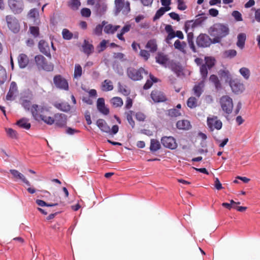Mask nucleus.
<instances>
[{
	"mask_svg": "<svg viewBox=\"0 0 260 260\" xmlns=\"http://www.w3.org/2000/svg\"><path fill=\"white\" fill-rule=\"evenodd\" d=\"M35 62L37 68L47 72H51L54 70V65L51 62H48L46 58L42 55H37L35 57Z\"/></svg>",
	"mask_w": 260,
	"mask_h": 260,
	"instance_id": "obj_1",
	"label": "nucleus"
},
{
	"mask_svg": "<svg viewBox=\"0 0 260 260\" xmlns=\"http://www.w3.org/2000/svg\"><path fill=\"white\" fill-rule=\"evenodd\" d=\"M211 35H217L222 38L229 34V28L226 24L215 23L210 28Z\"/></svg>",
	"mask_w": 260,
	"mask_h": 260,
	"instance_id": "obj_2",
	"label": "nucleus"
},
{
	"mask_svg": "<svg viewBox=\"0 0 260 260\" xmlns=\"http://www.w3.org/2000/svg\"><path fill=\"white\" fill-rule=\"evenodd\" d=\"M148 72L142 67L138 69L133 67H129L126 70L128 77L135 81L141 80L143 78V74L148 75Z\"/></svg>",
	"mask_w": 260,
	"mask_h": 260,
	"instance_id": "obj_3",
	"label": "nucleus"
},
{
	"mask_svg": "<svg viewBox=\"0 0 260 260\" xmlns=\"http://www.w3.org/2000/svg\"><path fill=\"white\" fill-rule=\"evenodd\" d=\"M205 61V63L202 64L200 68V74L203 80L207 77L208 70L212 69L215 65V60L211 57H206Z\"/></svg>",
	"mask_w": 260,
	"mask_h": 260,
	"instance_id": "obj_4",
	"label": "nucleus"
},
{
	"mask_svg": "<svg viewBox=\"0 0 260 260\" xmlns=\"http://www.w3.org/2000/svg\"><path fill=\"white\" fill-rule=\"evenodd\" d=\"M222 110L226 114H231L233 108V100L228 95L222 96L219 100Z\"/></svg>",
	"mask_w": 260,
	"mask_h": 260,
	"instance_id": "obj_5",
	"label": "nucleus"
},
{
	"mask_svg": "<svg viewBox=\"0 0 260 260\" xmlns=\"http://www.w3.org/2000/svg\"><path fill=\"white\" fill-rule=\"evenodd\" d=\"M207 124L211 132L214 129L220 130L222 126L221 121L216 116H209L207 119Z\"/></svg>",
	"mask_w": 260,
	"mask_h": 260,
	"instance_id": "obj_6",
	"label": "nucleus"
},
{
	"mask_svg": "<svg viewBox=\"0 0 260 260\" xmlns=\"http://www.w3.org/2000/svg\"><path fill=\"white\" fill-rule=\"evenodd\" d=\"M7 25L9 28L13 32L17 33L19 31L20 25L18 20L12 15H7L6 17Z\"/></svg>",
	"mask_w": 260,
	"mask_h": 260,
	"instance_id": "obj_7",
	"label": "nucleus"
},
{
	"mask_svg": "<svg viewBox=\"0 0 260 260\" xmlns=\"http://www.w3.org/2000/svg\"><path fill=\"white\" fill-rule=\"evenodd\" d=\"M161 143L165 147L172 150L175 149L178 146L176 140L171 136L162 137L161 139Z\"/></svg>",
	"mask_w": 260,
	"mask_h": 260,
	"instance_id": "obj_8",
	"label": "nucleus"
},
{
	"mask_svg": "<svg viewBox=\"0 0 260 260\" xmlns=\"http://www.w3.org/2000/svg\"><path fill=\"white\" fill-rule=\"evenodd\" d=\"M230 85L233 92L237 94L242 92L245 89L244 84L238 79L231 80Z\"/></svg>",
	"mask_w": 260,
	"mask_h": 260,
	"instance_id": "obj_9",
	"label": "nucleus"
},
{
	"mask_svg": "<svg viewBox=\"0 0 260 260\" xmlns=\"http://www.w3.org/2000/svg\"><path fill=\"white\" fill-rule=\"evenodd\" d=\"M8 4L12 11L15 14L20 13L23 9L22 0H8Z\"/></svg>",
	"mask_w": 260,
	"mask_h": 260,
	"instance_id": "obj_10",
	"label": "nucleus"
},
{
	"mask_svg": "<svg viewBox=\"0 0 260 260\" xmlns=\"http://www.w3.org/2000/svg\"><path fill=\"white\" fill-rule=\"evenodd\" d=\"M53 82L55 85L58 88L67 90L69 89L68 82L61 75H58L54 77Z\"/></svg>",
	"mask_w": 260,
	"mask_h": 260,
	"instance_id": "obj_11",
	"label": "nucleus"
},
{
	"mask_svg": "<svg viewBox=\"0 0 260 260\" xmlns=\"http://www.w3.org/2000/svg\"><path fill=\"white\" fill-rule=\"evenodd\" d=\"M197 44L199 47H207L211 44V39L206 34H200L197 38Z\"/></svg>",
	"mask_w": 260,
	"mask_h": 260,
	"instance_id": "obj_12",
	"label": "nucleus"
},
{
	"mask_svg": "<svg viewBox=\"0 0 260 260\" xmlns=\"http://www.w3.org/2000/svg\"><path fill=\"white\" fill-rule=\"evenodd\" d=\"M115 7L117 13H119L123 8L126 12L131 10L129 2L127 1L125 3L124 0H115Z\"/></svg>",
	"mask_w": 260,
	"mask_h": 260,
	"instance_id": "obj_13",
	"label": "nucleus"
},
{
	"mask_svg": "<svg viewBox=\"0 0 260 260\" xmlns=\"http://www.w3.org/2000/svg\"><path fill=\"white\" fill-rule=\"evenodd\" d=\"M67 117L64 114L57 113L54 115V123L56 125L59 127H63L66 126Z\"/></svg>",
	"mask_w": 260,
	"mask_h": 260,
	"instance_id": "obj_14",
	"label": "nucleus"
},
{
	"mask_svg": "<svg viewBox=\"0 0 260 260\" xmlns=\"http://www.w3.org/2000/svg\"><path fill=\"white\" fill-rule=\"evenodd\" d=\"M45 109V108L42 106L34 104L31 107L30 111L34 118L36 120H39Z\"/></svg>",
	"mask_w": 260,
	"mask_h": 260,
	"instance_id": "obj_15",
	"label": "nucleus"
},
{
	"mask_svg": "<svg viewBox=\"0 0 260 260\" xmlns=\"http://www.w3.org/2000/svg\"><path fill=\"white\" fill-rule=\"evenodd\" d=\"M38 47L41 52L49 58H51L49 44L44 40H41L39 42Z\"/></svg>",
	"mask_w": 260,
	"mask_h": 260,
	"instance_id": "obj_16",
	"label": "nucleus"
},
{
	"mask_svg": "<svg viewBox=\"0 0 260 260\" xmlns=\"http://www.w3.org/2000/svg\"><path fill=\"white\" fill-rule=\"evenodd\" d=\"M18 92V87L15 82L12 81L10 84L9 91L6 95V100L12 101L14 100V96Z\"/></svg>",
	"mask_w": 260,
	"mask_h": 260,
	"instance_id": "obj_17",
	"label": "nucleus"
},
{
	"mask_svg": "<svg viewBox=\"0 0 260 260\" xmlns=\"http://www.w3.org/2000/svg\"><path fill=\"white\" fill-rule=\"evenodd\" d=\"M151 97L154 102H164L167 101V98L163 92L157 90L151 92Z\"/></svg>",
	"mask_w": 260,
	"mask_h": 260,
	"instance_id": "obj_18",
	"label": "nucleus"
},
{
	"mask_svg": "<svg viewBox=\"0 0 260 260\" xmlns=\"http://www.w3.org/2000/svg\"><path fill=\"white\" fill-rule=\"evenodd\" d=\"M96 106L98 110L102 114L108 115L109 113V109L105 106L104 98H100L98 99Z\"/></svg>",
	"mask_w": 260,
	"mask_h": 260,
	"instance_id": "obj_19",
	"label": "nucleus"
},
{
	"mask_svg": "<svg viewBox=\"0 0 260 260\" xmlns=\"http://www.w3.org/2000/svg\"><path fill=\"white\" fill-rule=\"evenodd\" d=\"M17 59L19 66L22 69L25 68L29 63L28 56L24 53L19 54Z\"/></svg>",
	"mask_w": 260,
	"mask_h": 260,
	"instance_id": "obj_20",
	"label": "nucleus"
},
{
	"mask_svg": "<svg viewBox=\"0 0 260 260\" xmlns=\"http://www.w3.org/2000/svg\"><path fill=\"white\" fill-rule=\"evenodd\" d=\"M10 172L15 178L21 180L23 183L28 186L30 185L29 182L26 179L25 176L18 171L14 169H11L10 170Z\"/></svg>",
	"mask_w": 260,
	"mask_h": 260,
	"instance_id": "obj_21",
	"label": "nucleus"
},
{
	"mask_svg": "<svg viewBox=\"0 0 260 260\" xmlns=\"http://www.w3.org/2000/svg\"><path fill=\"white\" fill-rule=\"evenodd\" d=\"M82 47L83 52L87 56L90 55L93 52L94 47L93 45L89 43V42L86 40H84Z\"/></svg>",
	"mask_w": 260,
	"mask_h": 260,
	"instance_id": "obj_22",
	"label": "nucleus"
},
{
	"mask_svg": "<svg viewBox=\"0 0 260 260\" xmlns=\"http://www.w3.org/2000/svg\"><path fill=\"white\" fill-rule=\"evenodd\" d=\"M204 81L199 82L198 84H196L192 89L194 94L198 98H200L204 91Z\"/></svg>",
	"mask_w": 260,
	"mask_h": 260,
	"instance_id": "obj_23",
	"label": "nucleus"
},
{
	"mask_svg": "<svg viewBox=\"0 0 260 260\" xmlns=\"http://www.w3.org/2000/svg\"><path fill=\"white\" fill-rule=\"evenodd\" d=\"M96 125L103 132L108 133L110 131V127L107 122L102 119H99L96 121Z\"/></svg>",
	"mask_w": 260,
	"mask_h": 260,
	"instance_id": "obj_24",
	"label": "nucleus"
},
{
	"mask_svg": "<svg viewBox=\"0 0 260 260\" xmlns=\"http://www.w3.org/2000/svg\"><path fill=\"white\" fill-rule=\"evenodd\" d=\"M53 105L57 109L65 112H68L71 110V106L67 102H56Z\"/></svg>",
	"mask_w": 260,
	"mask_h": 260,
	"instance_id": "obj_25",
	"label": "nucleus"
},
{
	"mask_svg": "<svg viewBox=\"0 0 260 260\" xmlns=\"http://www.w3.org/2000/svg\"><path fill=\"white\" fill-rule=\"evenodd\" d=\"M120 27L119 25H113L107 22L104 26V31L107 34H114Z\"/></svg>",
	"mask_w": 260,
	"mask_h": 260,
	"instance_id": "obj_26",
	"label": "nucleus"
},
{
	"mask_svg": "<svg viewBox=\"0 0 260 260\" xmlns=\"http://www.w3.org/2000/svg\"><path fill=\"white\" fill-rule=\"evenodd\" d=\"M237 42L236 45L238 47L243 49L245 46V43L246 39V35L245 33H240L237 36Z\"/></svg>",
	"mask_w": 260,
	"mask_h": 260,
	"instance_id": "obj_27",
	"label": "nucleus"
},
{
	"mask_svg": "<svg viewBox=\"0 0 260 260\" xmlns=\"http://www.w3.org/2000/svg\"><path fill=\"white\" fill-rule=\"evenodd\" d=\"M176 126L180 129H189L191 127L190 122L187 120L178 121L176 123Z\"/></svg>",
	"mask_w": 260,
	"mask_h": 260,
	"instance_id": "obj_28",
	"label": "nucleus"
},
{
	"mask_svg": "<svg viewBox=\"0 0 260 260\" xmlns=\"http://www.w3.org/2000/svg\"><path fill=\"white\" fill-rule=\"evenodd\" d=\"M113 85L112 82L109 80H105L101 85V89L103 91H109L113 90Z\"/></svg>",
	"mask_w": 260,
	"mask_h": 260,
	"instance_id": "obj_29",
	"label": "nucleus"
},
{
	"mask_svg": "<svg viewBox=\"0 0 260 260\" xmlns=\"http://www.w3.org/2000/svg\"><path fill=\"white\" fill-rule=\"evenodd\" d=\"M155 58L157 62L162 65L166 64L168 61L167 55L162 53H158Z\"/></svg>",
	"mask_w": 260,
	"mask_h": 260,
	"instance_id": "obj_30",
	"label": "nucleus"
},
{
	"mask_svg": "<svg viewBox=\"0 0 260 260\" xmlns=\"http://www.w3.org/2000/svg\"><path fill=\"white\" fill-rule=\"evenodd\" d=\"M187 106L190 109L196 108L198 106V100L197 98L191 96L188 98L186 102Z\"/></svg>",
	"mask_w": 260,
	"mask_h": 260,
	"instance_id": "obj_31",
	"label": "nucleus"
},
{
	"mask_svg": "<svg viewBox=\"0 0 260 260\" xmlns=\"http://www.w3.org/2000/svg\"><path fill=\"white\" fill-rule=\"evenodd\" d=\"M161 147L159 142L156 140L152 139L150 141V150L152 152H155L159 150Z\"/></svg>",
	"mask_w": 260,
	"mask_h": 260,
	"instance_id": "obj_32",
	"label": "nucleus"
},
{
	"mask_svg": "<svg viewBox=\"0 0 260 260\" xmlns=\"http://www.w3.org/2000/svg\"><path fill=\"white\" fill-rule=\"evenodd\" d=\"M146 48L149 49L151 52H155L157 49L156 40L154 39L149 40L146 45Z\"/></svg>",
	"mask_w": 260,
	"mask_h": 260,
	"instance_id": "obj_33",
	"label": "nucleus"
},
{
	"mask_svg": "<svg viewBox=\"0 0 260 260\" xmlns=\"http://www.w3.org/2000/svg\"><path fill=\"white\" fill-rule=\"evenodd\" d=\"M16 124L20 127L26 129H29L31 125L30 123L28 122L27 120L25 118H22L20 119L17 122Z\"/></svg>",
	"mask_w": 260,
	"mask_h": 260,
	"instance_id": "obj_34",
	"label": "nucleus"
},
{
	"mask_svg": "<svg viewBox=\"0 0 260 260\" xmlns=\"http://www.w3.org/2000/svg\"><path fill=\"white\" fill-rule=\"evenodd\" d=\"M150 79H148L144 84L143 88L144 89H148L150 88L153 84V83L157 82L158 79L153 76L152 74H149Z\"/></svg>",
	"mask_w": 260,
	"mask_h": 260,
	"instance_id": "obj_35",
	"label": "nucleus"
},
{
	"mask_svg": "<svg viewBox=\"0 0 260 260\" xmlns=\"http://www.w3.org/2000/svg\"><path fill=\"white\" fill-rule=\"evenodd\" d=\"M174 45L176 49L184 53L185 52V48L186 46V44L185 42H181L179 40H177Z\"/></svg>",
	"mask_w": 260,
	"mask_h": 260,
	"instance_id": "obj_36",
	"label": "nucleus"
},
{
	"mask_svg": "<svg viewBox=\"0 0 260 260\" xmlns=\"http://www.w3.org/2000/svg\"><path fill=\"white\" fill-rule=\"evenodd\" d=\"M209 80L211 82H212L214 84L217 90H218L221 88V83L218 79V78L216 75H211Z\"/></svg>",
	"mask_w": 260,
	"mask_h": 260,
	"instance_id": "obj_37",
	"label": "nucleus"
},
{
	"mask_svg": "<svg viewBox=\"0 0 260 260\" xmlns=\"http://www.w3.org/2000/svg\"><path fill=\"white\" fill-rule=\"evenodd\" d=\"M7 78V72L5 69L0 65V85L3 84Z\"/></svg>",
	"mask_w": 260,
	"mask_h": 260,
	"instance_id": "obj_38",
	"label": "nucleus"
},
{
	"mask_svg": "<svg viewBox=\"0 0 260 260\" xmlns=\"http://www.w3.org/2000/svg\"><path fill=\"white\" fill-rule=\"evenodd\" d=\"M111 103L115 108L120 107L123 105V101L121 98L116 96L111 100Z\"/></svg>",
	"mask_w": 260,
	"mask_h": 260,
	"instance_id": "obj_39",
	"label": "nucleus"
},
{
	"mask_svg": "<svg viewBox=\"0 0 260 260\" xmlns=\"http://www.w3.org/2000/svg\"><path fill=\"white\" fill-rule=\"evenodd\" d=\"M134 112L132 110L125 112L127 120L128 121L129 124L131 125L133 128H134L135 126V122L133 118V116L134 115Z\"/></svg>",
	"mask_w": 260,
	"mask_h": 260,
	"instance_id": "obj_40",
	"label": "nucleus"
},
{
	"mask_svg": "<svg viewBox=\"0 0 260 260\" xmlns=\"http://www.w3.org/2000/svg\"><path fill=\"white\" fill-rule=\"evenodd\" d=\"M69 6L73 10H77L81 5L79 0H71L69 2Z\"/></svg>",
	"mask_w": 260,
	"mask_h": 260,
	"instance_id": "obj_41",
	"label": "nucleus"
},
{
	"mask_svg": "<svg viewBox=\"0 0 260 260\" xmlns=\"http://www.w3.org/2000/svg\"><path fill=\"white\" fill-rule=\"evenodd\" d=\"M106 24H107V22L104 21L102 22V24L96 25L93 30V34L98 36L101 35L102 34L103 28Z\"/></svg>",
	"mask_w": 260,
	"mask_h": 260,
	"instance_id": "obj_42",
	"label": "nucleus"
},
{
	"mask_svg": "<svg viewBox=\"0 0 260 260\" xmlns=\"http://www.w3.org/2000/svg\"><path fill=\"white\" fill-rule=\"evenodd\" d=\"M40 119L43 120L44 122L49 125H52L54 123V117L47 116L43 114L40 118Z\"/></svg>",
	"mask_w": 260,
	"mask_h": 260,
	"instance_id": "obj_43",
	"label": "nucleus"
},
{
	"mask_svg": "<svg viewBox=\"0 0 260 260\" xmlns=\"http://www.w3.org/2000/svg\"><path fill=\"white\" fill-rule=\"evenodd\" d=\"M109 42L108 40H103L99 45L96 47L98 53L104 51L107 48V44Z\"/></svg>",
	"mask_w": 260,
	"mask_h": 260,
	"instance_id": "obj_44",
	"label": "nucleus"
},
{
	"mask_svg": "<svg viewBox=\"0 0 260 260\" xmlns=\"http://www.w3.org/2000/svg\"><path fill=\"white\" fill-rule=\"evenodd\" d=\"M239 72L245 79L248 80L249 78L250 72L248 68L245 67L242 68L240 69Z\"/></svg>",
	"mask_w": 260,
	"mask_h": 260,
	"instance_id": "obj_45",
	"label": "nucleus"
},
{
	"mask_svg": "<svg viewBox=\"0 0 260 260\" xmlns=\"http://www.w3.org/2000/svg\"><path fill=\"white\" fill-rule=\"evenodd\" d=\"M223 55L225 57L232 58L236 56L237 51L234 49L228 50L224 52Z\"/></svg>",
	"mask_w": 260,
	"mask_h": 260,
	"instance_id": "obj_46",
	"label": "nucleus"
},
{
	"mask_svg": "<svg viewBox=\"0 0 260 260\" xmlns=\"http://www.w3.org/2000/svg\"><path fill=\"white\" fill-rule=\"evenodd\" d=\"M36 203L40 206H47V207H54L58 205V203H55L53 204H48L46 203L45 201L41 200H37L36 201Z\"/></svg>",
	"mask_w": 260,
	"mask_h": 260,
	"instance_id": "obj_47",
	"label": "nucleus"
},
{
	"mask_svg": "<svg viewBox=\"0 0 260 260\" xmlns=\"http://www.w3.org/2000/svg\"><path fill=\"white\" fill-rule=\"evenodd\" d=\"M168 115L171 117H177L181 115L180 111L176 109H171L168 110Z\"/></svg>",
	"mask_w": 260,
	"mask_h": 260,
	"instance_id": "obj_48",
	"label": "nucleus"
},
{
	"mask_svg": "<svg viewBox=\"0 0 260 260\" xmlns=\"http://www.w3.org/2000/svg\"><path fill=\"white\" fill-rule=\"evenodd\" d=\"M82 70L81 66L79 64H76L75 67V70L74 76L75 78H78L82 75Z\"/></svg>",
	"mask_w": 260,
	"mask_h": 260,
	"instance_id": "obj_49",
	"label": "nucleus"
},
{
	"mask_svg": "<svg viewBox=\"0 0 260 260\" xmlns=\"http://www.w3.org/2000/svg\"><path fill=\"white\" fill-rule=\"evenodd\" d=\"M62 35L63 38L67 40H71L73 36V34L66 28L62 30Z\"/></svg>",
	"mask_w": 260,
	"mask_h": 260,
	"instance_id": "obj_50",
	"label": "nucleus"
},
{
	"mask_svg": "<svg viewBox=\"0 0 260 260\" xmlns=\"http://www.w3.org/2000/svg\"><path fill=\"white\" fill-rule=\"evenodd\" d=\"M118 88L119 91L124 95L128 96L130 94V90L127 88L126 86L119 84Z\"/></svg>",
	"mask_w": 260,
	"mask_h": 260,
	"instance_id": "obj_51",
	"label": "nucleus"
},
{
	"mask_svg": "<svg viewBox=\"0 0 260 260\" xmlns=\"http://www.w3.org/2000/svg\"><path fill=\"white\" fill-rule=\"evenodd\" d=\"M6 132L7 135L12 139L17 138V134L16 131L12 128H6Z\"/></svg>",
	"mask_w": 260,
	"mask_h": 260,
	"instance_id": "obj_52",
	"label": "nucleus"
},
{
	"mask_svg": "<svg viewBox=\"0 0 260 260\" xmlns=\"http://www.w3.org/2000/svg\"><path fill=\"white\" fill-rule=\"evenodd\" d=\"M30 101L27 100H22L21 105L27 111H29L30 108Z\"/></svg>",
	"mask_w": 260,
	"mask_h": 260,
	"instance_id": "obj_53",
	"label": "nucleus"
},
{
	"mask_svg": "<svg viewBox=\"0 0 260 260\" xmlns=\"http://www.w3.org/2000/svg\"><path fill=\"white\" fill-rule=\"evenodd\" d=\"M28 16L30 18H36V17H38L39 16L38 10L36 8L31 9L29 11V12L28 13Z\"/></svg>",
	"mask_w": 260,
	"mask_h": 260,
	"instance_id": "obj_54",
	"label": "nucleus"
},
{
	"mask_svg": "<svg viewBox=\"0 0 260 260\" xmlns=\"http://www.w3.org/2000/svg\"><path fill=\"white\" fill-rule=\"evenodd\" d=\"M165 12L162 7H161L159 9H158L153 17V20L155 21L157 19H158L161 16H162L164 14Z\"/></svg>",
	"mask_w": 260,
	"mask_h": 260,
	"instance_id": "obj_55",
	"label": "nucleus"
},
{
	"mask_svg": "<svg viewBox=\"0 0 260 260\" xmlns=\"http://www.w3.org/2000/svg\"><path fill=\"white\" fill-rule=\"evenodd\" d=\"M135 117L138 121H144L146 119V115L144 113L139 112L136 113Z\"/></svg>",
	"mask_w": 260,
	"mask_h": 260,
	"instance_id": "obj_56",
	"label": "nucleus"
},
{
	"mask_svg": "<svg viewBox=\"0 0 260 260\" xmlns=\"http://www.w3.org/2000/svg\"><path fill=\"white\" fill-rule=\"evenodd\" d=\"M30 33L35 37H37L39 34V29L37 26H30L29 27Z\"/></svg>",
	"mask_w": 260,
	"mask_h": 260,
	"instance_id": "obj_57",
	"label": "nucleus"
},
{
	"mask_svg": "<svg viewBox=\"0 0 260 260\" xmlns=\"http://www.w3.org/2000/svg\"><path fill=\"white\" fill-rule=\"evenodd\" d=\"M81 14L83 17H89L91 15V11L88 8H83L81 10Z\"/></svg>",
	"mask_w": 260,
	"mask_h": 260,
	"instance_id": "obj_58",
	"label": "nucleus"
},
{
	"mask_svg": "<svg viewBox=\"0 0 260 260\" xmlns=\"http://www.w3.org/2000/svg\"><path fill=\"white\" fill-rule=\"evenodd\" d=\"M232 16L237 21H241L242 20V15L238 11H234L232 13Z\"/></svg>",
	"mask_w": 260,
	"mask_h": 260,
	"instance_id": "obj_59",
	"label": "nucleus"
},
{
	"mask_svg": "<svg viewBox=\"0 0 260 260\" xmlns=\"http://www.w3.org/2000/svg\"><path fill=\"white\" fill-rule=\"evenodd\" d=\"M140 55L145 60H147L150 56V54L147 50H141L140 52Z\"/></svg>",
	"mask_w": 260,
	"mask_h": 260,
	"instance_id": "obj_60",
	"label": "nucleus"
},
{
	"mask_svg": "<svg viewBox=\"0 0 260 260\" xmlns=\"http://www.w3.org/2000/svg\"><path fill=\"white\" fill-rule=\"evenodd\" d=\"M251 11H254V18L257 22H260V9H255V8H252Z\"/></svg>",
	"mask_w": 260,
	"mask_h": 260,
	"instance_id": "obj_61",
	"label": "nucleus"
},
{
	"mask_svg": "<svg viewBox=\"0 0 260 260\" xmlns=\"http://www.w3.org/2000/svg\"><path fill=\"white\" fill-rule=\"evenodd\" d=\"M187 7L185 5L183 0H178V9L180 10H184Z\"/></svg>",
	"mask_w": 260,
	"mask_h": 260,
	"instance_id": "obj_62",
	"label": "nucleus"
},
{
	"mask_svg": "<svg viewBox=\"0 0 260 260\" xmlns=\"http://www.w3.org/2000/svg\"><path fill=\"white\" fill-rule=\"evenodd\" d=\"M214 186L217 190H220L222 188V186L218 178H216L214 181Z\"/></svg>",
	"mask_w": 260,
	"mask_h": 260,
	"instance_id": "obj_63",
	"label": "nucleus"
},
{
	"mask_svg": "<svg viewBox=\"0 0 260 260\" xmlns=\"http://www.w3.org/2000/svg\"><path fill=\"white\" fill-rule=\"evenodd\" d=\"M119 130V127L117 125H114L112 126V128H110V131L108 133L111 135H114L117 134Z\"/></svg>",
	"mask_w": 260,
	"mask_h": 260,
	"instance_id": "obj_64",
	"label": "nucleus"
}]
</instances>
